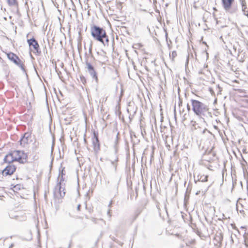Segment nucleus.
Instances as JSON below:
<instances>
[{"label":"nucleus","mask_w":248,"mask_h":248,"mask_svg":"<svg viewBox=\"0 0 248 248\" xmlns=\"http://www.w3.org/2000/svg\"><path fill=\"white\" fill-rule=\"evenodd\" d=\"M118 135H119V133H117V138H118Z\"/></svg>","instance_id":"nucleus-46"},{"label":"nucleus","mask_w":248,"mask_h":248,"mask_svg":"<svg viewBox=\"0 0 248 248\" xmlns=\"http://www.w3.org/2000/svg\"><path fill=\"white\" fill-rule=\"evenodd\" d=\"M246 245L248 247V244H247V243H246Z\"/></svg>","instance_id":"nucleus-44"},{"label":"nucleus","mask_w":248,"mask_h":248,"mask_svg":"<svg viewBox=\"0 0 248 248\" xmlns=\"http://www.w3.org/2000/svg\"><path fill=\"white\" fill-rule=\"evenodd\" d=\"M186 108H187V109L188 111L190 110V106L188 104H187Z\"/></svg>","instance_id":"nucleus-27"},{"label":"nucleus","mask_w":248,"mask_h":248,"mask_svg":"<svg viewBox=\"0 0 248 248\" xmlns=\"http://www.w3.org/2000/svg\"><path fill=\"white\" fill-rule=\"evenodd\" d=\"M64 181V178L63 177V176H61L60 178V181L58 183H61L62 185H65V184L63 183Z\"/></svg>","instance_id":"nucleus-24"},{"label":"nucleus","mask_w":248,"mask_h":248,"mask_svg":"<svg viewBox=\"0 0 248 248\" xmlns=\"http://www.w3.org/2000/svg\"><path fill=\"white\" fill-rule=\"evenodd\" d=\"M210 211L213 213L214 217L208 216V217H206L207 221H209L210 222V229L211 231V232L209 234L210 238H213L214 239H216L217 234V230H216V223L217 220L215 218V214L216 213L215 207L210 208Z\"/></svg>","instance_id":"nucleus-3"},{"label":"nucleus","mask_w":248,"mask_h":248,"mask_svg":"<svg viewBox=\"0 0 248 248\" xmlns=\"http://www.w3.org/2000/svg\"><path fill=\"white\" fill-rule=\"evenodd\" d=\"M31 138V133L29 132L25 133L20 140V143L21 146L25 147L26 144H28L29 140Z\"/></svg>","instance_id":"nucleus-10"},{"label":"nucleus","mask_w":248,"mask_h":248,"mask_svg":"<svg viewBox=\"0 0 248 248\" xmlns=\"http://www.w3.org/2000/svg\"><path fill=\"white\" fill-rule=\"evenodd\" d=\"M112 201H110V203H109V205H108V207H110V206H111V204H112Z\"/></svg>","instance_id":"nucleus-37"},{"label":"nucleus","mask_w":248,"mask_h":248,"mask_svg":"<svg viewBox=\"0 0 248 248\" xmlns=\"http://www.w3.org/2000/svg\"><path fill=\"white\" fill-rule=\"evenodd\" d=\"M116 152H117V151H116V150H115V153L116 154Z\"/></svg>","instance_id":"nucleus-45"},{"label":"nucleus","mask_w":248,"mask_h":248,"mask_svg":"<svg viewBox=\"0 0 248 248\" xmlns=\"http://www.w3.org/2000/svg\"><path fill=\"white\" fill-rule=\"evenodd\" d=\"M64 168L61 171V172H60V174H59V176H58V179L59 180V179L60 178V175L61 176H63V175H65V173H64Z\"/></svg>","instance_id":"nucleus-26"},{"label":"nucleus","mask_w":248,"mask_h":248,"mask_svg":"<svg viewBox=\"0 0 248 248\" xmlns=\"http://www.w3.org/2000/svg\"><path fill=\"white\" fill-rule=\"evenodd\" d=\"M217 103V98H216L214 101L213 107L212 108H207V110H208V115L211 118H216L217 116V108L216 107V104Z\"/></svg>","instance_id":"nucleus-11"},{"label":"nucleus","mask_w":248,"mask_h":248,"mask_svg":"<svg viewBox=\"0 0 248 248\" xmlns=\"http://www.w3.org/2000/svg\"><path fill=\"white\" fill-rule=\"evenodd\" d=\"M16 161L24 164L27 161L28 155L23 151L15 150L12 152Z\"/></svg>","instance_id":"nucleus-5"},{"label":"nucleus","mask_w":248,"mask_h":248,"mask_svg":"<svg viewBox=\"0 0 248 248\" xmlns=\"http://www.w3.org/2000/svg\"><path fill=\"white\" fill-rule=\"evenodd\" d=\"M93 149L95 153H97L100 150V143L98 137V133L95 131L93 132Z\"/></svg>","instance_id":"nucleus-8"},{"label":"nucleus","mask_w":248,"mask_h":248,"mask_svg":"<svg viewBox=\"0 0 248 248\" xmlns=\"http://www.w3.org/2000/svg\"><path fill=\"white\" fill-rule=\"evenodd\" d=\"M85 217H86V218H87V219H88V218H89V217H88L87 216H85Z\"/></svg>","instance_id":"nucleus-42"},{"label":"nucleus","mask_w":248,"mask_h":248,"mask_svg":"<svg viewBox=\"0 0 248 248\" xmlns=\"http://www.w3.org/2000/svg\"><path fill=\"white\" fill-rule=\"evenodd\" d=\"M17 66H19L21 69L22 70L23 73L26 75L27 77H28V74L26 72L25 66L24 63L22 62L21 60L18 63V64H16Z\"/></svg>","instance_id":"nucleus-16"},{"label":"nucleus","mask_w":248,"mask_h":248,"mask_svg":"<svg viewBox=\"0 0 248 248\" xmlns=\"http://www.w3.org/2000/svg\"><path fill=\"white\" fill-rule=\"evenodd\" d=\"M8 59L14 63L16 65L18 64L21 60L19 57L15 53L13 52H9L6 53Z\"/></svg>","instance_id":"nucleus-12"},{"label":"nucleus","mask_w":248,"mask_h":248,"mask_svg":"<svg viewBox=\"0 0 248 248\" xmlns=\"http://www.w3.org/2000/svg\"><path fill=\"white\" fill-rule=\"evenodd\" d=\"M188 59H189V54H188L187 56L186 62V64H187L188 63Z\"/></svg>","instance_id":"nucleus-31"},{"label":"nucleus","mask_w":248,"mask_h":248,"mask_svg":"<svg viewBox=\"0 0 248 248\" xmlns=\"http://www.w3.org/2000/svg\"><path fill=\"white\" fill-rule=\"evenodd\" d=\"M192 110L199 117L207 110V106L202 102L195 99L191 100Z\"/></svg>","instance_id":"nucleus-2"},{"label":"nucleus","mask_w":248,"mask_h":248,"mask_svg":"<svg viewBox=\"0 0 248 248\" xmlns=\"http://www.w3.org/2000/svg\"><path fill=\"white\" fill-rule=\"evenodd\" d=\"M215 147L214 146L212 147V148L210 150V151L208 152L209 155H212L213 157V158L216 157V151H215Z\"/></svg>","instance_id":"nucleus-19"},{"label":"nucleus","mask_w":248,"mask_h":248,"mask_svg":"<svg viewBox=\"0 0 248 248\" xmlns=\"http://www.w3.org/2000/svg\"><path fill=\"white\" fill-rule=\"evenodd\" d=\"M91 34L93 38L102 44L104 46H109V38L105 29L95 25L91 27Z\"/></svg>","instance_id":"nucleus-1"},{"label":"nucleus","mask_w":248,"mask_h":248,"mask_svg":"<svg viewBox=\"0 0 248 248\" xmlns=\"http://www.w3.org/2000/svg\"><path fill=\"white\" fill-rule=\"evenodd\" d=\"M14 244L13 243H12V244H11L10 245V246H9V248H12L14 247Z\"/></svg>","instance_id":"nucleus-34"},{"label":"nucleus","mask_w":248,"mask_h":248,"mask_svg":"<svg viewBox=\"0 0 248 248\" xmlns=\"http://www.w3.org/2000/svg\"><path fill=\"white\" fill-rule=\"evenodd\" d=\"M219 239L221 240L223 239V234L221 233L220 234Z\"/></svg>","instance_id":"nucleus-32"},{"label":"nucleus","mask_w":248,"mask_h":248,"mask_svg":"<svg viewBox=\"0 0 248 248\" xmlns=\"http://www.w3.org/2000/svg\"><path fill=\"white\" fill-rule=\"evenodd\" d=\"M215 121H216V122H217V118L215 119Z\"/></svg>","instance_id":"nucleus-43"},{"label":"nucleus","mask_w":248,"mask_h":248,"mask_svg":"<svg viewBox=\"0 0 248 248\" xmlns=\"http://www.w3.org/2000/svg\"><path fill=\"white\" fill-rule=\"evenodd\" d=\"M182 105V100L179 98V106L180 107Z\"/></svg>","instance_id":"nucleus-28"},{"label":"nucleus","mask_w":248,"mask_h":248,"mask_svg":"<svg viewBox=\"0 0 248 248\" xmlns=\"http://www.w3.org/2000/svg\"><path fill=\"white\" fill-rule=\"evenodd\" d=\"M72 240H70V242H69V244L68 246V248H71V245H72Z\"/></svg>","instance_id":"nucleus-30"},{"label":"nucleus","mask_w":248,"mask_h":248,"mask_svg":"<svg viewBox=\"0 0 248 248\" xmlns=\"http://www.w3.org/2000/svg\"><path fill=\"white\" fill-rule=\"evenodd\" d=\"M165 36H166V40H167V39H168V34L167 33H166ZM167 41L168 42V41Z\"/></svg>","instance_id":"nucleus-38"},{"label":"nucleus","mask_w":248,"mask_h":248,"mask_svg":"<svg viewBox=\"0 0 248 248\" xmlns=\"http://www.w3.org/2000/svg\"><path fill=\"white\" fill-rule=\"evenodd\" d=\"M80 208H81V205L80 204H78L77 206V210L78 211H80Z\"/></svg>","instance_id":"nucleus-29"},{"label":"nucleus","mask_w":248,"mask_h":248,"mask_svg":"<svg viewBox=\"0 0 248 248\" xmlns=\"http://www.w3.org/2000/svg\"><path fill=\"white\" fill-rule=\"evenodd\" d=\"M209 91L212 95L215 96V93L214 92L213 88L210 87Z\"/></svg>","instance_id":"nucleus-25"},{"label":"nucleus","mask_w":248,"mask_h":248,"mask_svg":"<svg viewBox=\"0 0 248 248\" xmlns=\"http://www.w3.org/2000/svg\"><path fill=\"white\" fill-rule=\"evenodd\" d=\"M214 127L215 129H217V125H214Z\"/></svg>","instance_id":"nucleus-40"},{"label":"nucleus","mask_w":248,"mask_h":248,"mask_svg":"<svg viewBox=\"0 0 248 248\" xmlns=\"http://www.w3.org/2000/svg\"><path fill=\"white\" fill-rule=\"evenodd\" d=\"M167 45H168V46L169 49H170V44L168 43V42H167Z\"/></svg>","instance_id":"nucleus-39"},{"label":"nucleus","mask_w":248,"mask_h":248,"mask_svg":"<svg viewBox=\"0 0 248 248\" xmlns=\"http://www.w3.org/2000/svg\"><path fill=\"white\" fill-rule=\"evenodd\" d=\"M176 56H177V53H176V51H173L172 52L171 54H170V59H171L172 61H174V59Z\"/></svg>","instance_id":"nucleus-22"},{"label":"nucleus","mask_w":248,"mask_h":248,"mask_svg":"<svg viewBox=\"0 0 248 248\" xmlns=\"http://www.w3.org/2000/svg\"><path fill=\"white\" fill-rule=\"evenodd\" d=\"M90 219L92 220V221L95 224L98 223V221H99V220H100V221H103L105 222V221H104V220L103 219H98V218H96L95 217H91Z\"/></svg>","instance_id":"nucleus-21"},{"label":"nucleus","mask_w":248,"mask_h":248,"mask_svg":"<svg viewBox=\"0 0 248 248\" xmlns=\"http://www.w3.org/2000/svg\"><path fill=\"white\" fill-rule=\"evenodd\" d=\"M223 6L226 10H229L234 2V0H221Z\"/></svg>","instance_id":"nucleus-13"},{"label":"nucleus","mask_w":248,"mask_h":248,"mask_svg":"<svg viewBox=\"0 0 248 248\" xmlns=\"http://www.w3.org/2000/svg\"><path fill=\"white\" fill-rule=\"evenodd\" d=\"M85 59L88 57V59L89 57V56H91V57H93V53H92V44H90L89 49V55L87 54V53L86 52L85 54Z\"/></svg>","instance_id":"nucleus-18"},{"label":"nucleus","mask_w":248,"mask_h":248,"mask_svg":"<svg viewBox=\"0 0 248 248\" xmlns=\"http://www.w3.org/2000/svg\"><path fill=\"white\" fill-rule=\"evenodd\" d=\"M3 160L4 162L8 163L9 164H11L12 162L16 161L12 152L5 155Z\"/></svg>","instance_id":"nucleus-14"},{"label":"nucleus","mask_w":248,"mask_h":248,"mask_svg":"<svg viewBox=\"0 0 248 248\" xmlns=\"http://www.w3.org/2000/svg\"><path fill=\"white\" fill-rule=\"evenodd\" d=\"M64 190L65 187L64 185H62L61 183H57L53 191L55 199L59 200L63 198L65 195Z\"/></svg>","instance_id":"nucleus-6"},{"label":"nucleus","mask_w":248,"mask_h":248,"mask_svg":"<svg viewBox=\"0 0 248 248\" xmlns=\"http://www.w3.org/2000/svg\"><path fill=\"white\" fill-rule=\"evenodd\" d=\"M16 167L13 164H8L3 170V174L6 176L11 175L16 171Z\"/></svg>","instance_id":"nucleus-9"},{"label":"nucleus","mask_w":248,"mask_h":248,"mask_svg":"<svg viewBox=\"0 0 248 248\" xmlns=\"http://www.w3.org/2000/svg\"><path fill=\"white\" fill-rule=\"evenodd\" d=\"M213 15H214V17H215V19L216 21V24H217V18L215 17L216 16V15H215V14L214 13H213Z\"/></svg>","instance_id":"nucleus-33"},{"label":"nucleus","mask_w":248,"mask_h":248,"mask_svg":"<svg viewBox=\"0 0 248 248\" xmlns=\"http://www.w3.org/2000/svg\"><path fill=\"white\" fill-rule=\"evenodd\" d=\"M118 161V158L117 157H116L113 160L111 161V163L114 167L115 170H116L117 168V162Z\"/></svg>","instance_id":"nucleus-20"},{"label":"nucleus","mask_w":248,"mask_h":248,"mask_svg":"<svg viewBox=\"0 0 248 248\" xmlns=\"http://www.w3.org/2000/svg\"><path fill=\"white\" fill-rule=\"evenodd\" d=\"M85 69L91 77L95 80L96 83H98V78L97 77V72L94 67V66L89 62L88 57L85 59Z\"/></svg>","instance_id":"nucleus-4"},{"label":"nucleus","mask_w":248,"mask_h":248,"mask_svg":"<svg viewBox=\"0 0 248 248\" xmlns=\"http://www.w3.org/2000/svg\"><path fill=\"white\" fill-rule=\"evenodd\" d=\"M18 186V185H16L15 186V188L17 189V188H19Z\"/></svg>","instance_id":"nucleus-36"},{"label":"nucleus","mask_w":248,"mask_h":248,"mask_svg":"<svg viewBox=\"0 0 248 248\" xmlns=\"http://www.w3.org/2000/svg\"><path fill=\"white\" fill-rule=\"evenodd\" d=\"M213 9L215 10V11H217V9L216 7H214Z\"/></svg>","instance_id":"nucleus-41"},{"label":"nucleus","mask_w":248,"mask_h":248,"mask_svg":"<svg viewBox=\"0 0 248 248\" xmlns=\"http://www.w3.org/2000/svg\"><path fill=\"white\" fill-rule=\"evenodd\" d=\"M80 81L83 84H85L86 83V79L83 76H80Z\"/></svg>","instance_id":"nucleus-23"},{"label":"nucleus","mask_w":248,"mask_h":248,"mask_svg":"<svg viewBox=\"0 0 248 248\" xmlns=\"http://www.w3.org/2000/svg\"><path fill=\"white\" fill-rule=\"evenodd\" d=\"M7 1L9 6L16 7V12L19 13L18 2L16 0H7Z\"/></svg>","instance_id":"nucleus-15"},{"label":"nucleus","mask_w":248,"mask_h":248,"mask_svg":"<svg viewBox=\"0 0 248 248\" xmlns=\"http://www.w3.org/2000/svg\"><path fill=\"white\" fill-rule=\"evenodd\" d=\"M108 215H109V217L111 216L110 210H108Z\"/></svg>","instance_id":"nucleus-35"},{"label":"nucleus","mask_w":248,"mask_h":248,"mask_svg":"<svg viewBox=\"0 0 248 248\" xmlns=\"http://www.w3.org/2000/svg\"><path fill=\"white\" fill-rule=\"evenodd\" d=\"M195 232L196 234L202 240H204L206 237V235L203 234L201 230H199L198 229H197L195 231Z\"/></svg>","instance_id":"nucleus-17"},{"label":"nucleus","mask_w":248,"mask_h":248,"mask_svg":"<svg viewBox=\"0 0 248 248\" xmlns=\"http://www.w3.org/2000/svg\"><path fill=\"white\" fill-rule=\"evenodd\" d=\"M27 43L30 48L32 47L35 53L37 55H40L41 51L40 50V46L37 40L32 37L31 38L27 40Z\"/></svg>","instance_id":"nucleus-7"}]
</instances>
